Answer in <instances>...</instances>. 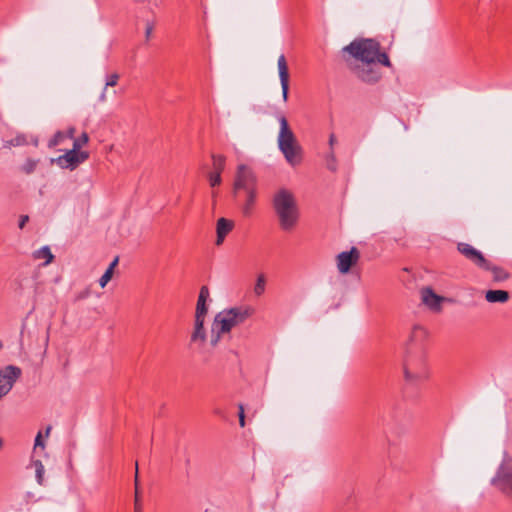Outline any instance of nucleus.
<instances>
[{
    "mask_svg": "<svg viewBox=\"0 0 512 512\" xmlns=\"http://www.w3.org/2000/svg\"><path fill=\"white\" fill-rule=\"evenodd\" d=\"M74 134H75V128L71 127L65 133V137L72 139L74 137Z\"/></svg>",
    "mask_w": 512,
    "mask_h": 512,
    "instance_id": "39",
    "label": "nucleus"
},
{
    "mask_svg": "<svg viewBox=\"0 0 512 512\" xmlns=\"http://www.w3.org/2000/svg\"><path fill=\"white\" fill-rule=\"evenodd\" d=\"M32 257L34 260H44L43 265L47 266L54 260V255L52 254L49 246H43L38 250H35L32 253Z\"/></svg>",
    "mask_w": 512,
    "mask_h": 512,
    "instance_id": "21",
    "label": "nucleus"
},
{
    "mask_svg": "<svg viewBox=\"0 0 512 512\" xmlns=\"http://www.w3.org/2000/svg\"><path fill=\"white\" fill-rule=\"evenodd\" d=\"M119 257L116 256L114 260L110 263L104 274L99 279V285L101 288H105L106 285L109 283V281L112 279L114 270L116 266L118 265Z\"/></svg>",
    "mask_w": 512,
    "mask_h": 512,
    "instance_id": "22",
    "label": "nucleus"
},
{
    "mask_svg": "<svg viewBox=\"0 0 512 512\" xmlns=\"http://www.w3.org/2000/svg\"><path fill=\"white\" fill-rule=\"evenodd\" d=\"M353 63L377 62L391 67V62L385 52H380V44L373 39H356L343 48Z\"/></svg>",
    "mask_w": 512,
    "mask_h": 512,
    "instance_id": "3",
    "label": "nucleus"
},
{
    "mask_svg": "<svg viewBox=\"0 0 512 512\" xmlns=\"http://www.w3.org/2000/svg\"><path fill=\"white\" fill-rule=\"evenodd\" d=\"M234 221L221 217L216 223V246H221L227 235L233 230Z\"/></svg>",
    "mask_w": 512,
    "mask_h": 512,
    "instance_id": "16",
    "label": "nucleus"
},
{
    "mask_svg": "<svg viewBox=\"0 0 512 512\" xmlns=\"http://www.w3.org/2000/svg\"><path fill=\"white\" fill-rule=\"evenodd\" d=\"M25 143L24 137H16L14 140L11 141L12 145H22Z\"/></svg>",
    "mask_w": 512,
    "mask_h": 512,
    "instance_id": "38",
    "label": "nucleus"
},
{
    "mask_svg": "<svg viewBox=\"0 0 512 512\" xmlns=\"http://www.w3.org/2000/svg\"><path fill=\"white\" fill-rule=\"evenodd\" d=\"M429 375V368L423 352L407 357L404 364V376L407 381L411 383L425 381Z\"/></svg>",
    "mask_w": 512,
    "mask_h": 512,
    "instance_id": "6",
    "label": "nucleus"
},
{
    "mask_svg": "<svg viewBox=\"0 0 512 512\" xmlns=\"http://www.w3.org/2000/svg\"><path fill=\"white\" fill-rule=\"evenodd\" d=\"M136 473H135V498H134V512H142V504L140 502L139 494V481H138V463L136 462Z\"/></svg>",
    "mask_w": 512,
    "mask_h": 512,
    "instance_id": "24",
    "label": "nucleus"
},
{
    "mask_svg": "<svg viewBox=\"0 0 512 512\" xmlns=\"http://www.w3.org/2000/svg\"><path fill=\"white\" fill-rule=\"evenodd\" d=\"M211 187H215L221 184L222 178L221 173L211 172L208 176Z\"/></svg>",
    "mask_w": 512,
    "mask_h": 512,
    "instance_id": "31",
    "label": "nucleus"
},
{
    "mask_svg": "<svg viewBox=\"0 0 512 512\" xmlns=\"http://www.w3.org/2000/svg\"><path fill=\"white\" fill-rule=\"evenodd\" d=\"M210 292L207 286H202L199 291L195 315L194 318L206 319L208 314V305L207 301L209 299Z\"/></svg>",
    "mask_w": 512,
    "mask_h": 512,
    "instance_id": "17",
    "label": "nucleus"
},
{
    "mask_svg": "<svg viewBox=\"0 0 512 512\" xmlns=\"http://www.w3.org/2000/svg\"><path fill=\"white\" fill-rule=\"evenodd\" d=\"M272 207L281 230L293 231L298 225L300 212L293 192L286 188L278 189L272 198Z\"/></svg>",
    "mask_w": 512,
    "mask_h": 512,
    "instance_id": "2",
    "label": "nucleus"
},
{
    "mask_svg": "<svg viewBox=\"0 0 512 512\" xmlns=\"http://www.w3.org/2000/svg\"><path fill=\"white\" fill-rule=\"evenodd\" d=\"M119 80V75L117 73L110 74L106 78L105 88L107 87H113L116 86ZM106 90V89H104ZM100 100L105 101L106 100V94L105 91H103L100 95Z\"/></svg>",
    "mask_w": 512,
    "mask_h": 512,
    "instance_id": "27",
    "label": "nucleus"
},
{
    "mask_svg": "<svg viewBox=\"0 0 512 512\" xmlns=\"http://www.w3.org/2000/svg\"><path fill=\"white\" fill-rule=\"evenodd\" d=\"M3 348V343L0 341V350Z\"/></svg>",
    "mask_w": 512,
    "mask_h": 512,
    "instance_id": "41",
    "label": "nucleus"
},
{
    "mask_svg": "<svg viewBox=\"0 0 512 512\" xmlns=\"http://www.w3.org/2000/svg\"><path fill=\"white\" fill-rule=\"evenodd\" d=\"M346 61L356 77L363 82L376 83L381 78V72L376 67L377 62L353 63L350 59Z\"/></svg>",
    "mask_w": 512,
    "mask_h": 512,
    "instance_id": "8",
    "label": "nucleus"
},
{
    "mask_svg": "<svg viewBox=\"0 0 512 512\" xmlns=\"http://www.w3.org/2000/svg\"><path fill=\"white\" fill-rule=\"evenodd\" d=\"M256 310L251 305L235 306L218 312L211 325L210 345L215 347L223 335L228 334L233 328L243 324L255 314Z\"/></svg>",
    "mask_w": 512,
    "mask_h": 512,
    "instance_id": "1",
    "label": "nucleus"
},
{
    "mask_svg": "<svg viewBox=\"0 0 512 512\" xmlns=\"http://www.w3.org/2000/svg\"><path fill=\"white\" fill-rule=\"evenodd\" d=\"M65 138V133L58 131L55 135L49 140L48 146L49 148H54L62 143Z\"/></svg>",
    "mask_w": 512,
    "mask_h": 512,
    "instance_id": "28",
    "label": "nucleus"
},
{
    "mask_svg": "<svg viewBox=\"0 0 512 512\" xmlns=\"http://www.w3.org/2000/svg\"><path fill=\"white\" fill-rule=\"evenodd\" d=\"M28 221H29V216L28 215H21L20 218H19L18 227L20 229H23Z\"/></svg>",
    "mask_w": 512,
    "mask_h": 512,
    "instance_id": "36",
    "label": "nucleus"
},
{
    "mask_svg": "<svg viewBox=\"0 0 512 512\" xmlns=\"http://www.w3.org/2000/svg\"><path fill=\"white\" fill-rule=\"evenodd\" d=\"M421 299L429 309L435 312H439L441 310V304L444 301L443 297L435 294L434 291L429 287L423 288L421 290Z\"/></svg>",
    "mask_w": 512,
    "mask_h": 512,
    "instance_id": "15",
    "label": "nucleus"
},
{
    "mask_svg": "<svg viewBox=\"0 0 512 512\" xmlns=\"http://www.w3.org/2000/svg\"><path fill=\"white\" fill-rule=\"evenodd\" d=\"M265 290H266V277L263 273H261L257 276L256 282H255V285L253 288V292H254L255 296L260 297L264 294Z\"/></svg>",
    "mask_w": 512,
    "mask_h": 512,
    "instance_id": "23",
    "label": "nucleus"
},
{
    "mask_svg": "<svg viewBox=\"0 0 512 512\" xmlns=\"http://www.w3.org/2000/svg\"><path fill=\"white\" fill-rule=\"evenodd\" d=\"M88 141H89L88 134L86 132H83L79 138L74 139L73 143L80 144V148H81L83 145H86L88 143Z\"/></svg>",
    "mask_w": 512,
    "mask_h": 512,
    "instance_id": "33",
    "label": "nucleus"
},
{
    "mask_svg": "<svg viewBox=\"0 0 512 512\" xmlns=\"http://www.w3.org/2000/svg\"><path fill=\"white\" fill-rule=\"evenodd\" d=\"M154 27H155L154 21L146 22V24H145V39H146V41H149L151 39Z\"/></svg>",
    "mask_w": 512,
    "mask_h": 512,
    "instance_id": "32",
    "label": "nucleus"
},
{
    "mask_svg": "<svg viewBox=\"0 0 512 512\" xmlns=\"http://www.w3.org/2000/svg\"><path fill=\"white\" fill-rule=\"evenodd\" d=\"M80 144L73 143V148L68 150L65 154L58 157L57 162L62 168L74 169L80 163L84 162L89 158V153L85 151H79Z\"/></svg>",
    "mask_w": 512,
    "mask_h": 512,
    "instance_id": "11",
    "label": "nucleus"
},
{
    "mask_svg": "<svg viewBox=\"0 0 512 512\" xmlns=\"http://www.w3.org/2000/svg\"><path fill=\"white\" fill-rule=\"evenodd\" d=\"M277 119L280 126L277 137L278 148L288 164L293 167L298 166L303 160L302 147L290 128L287 118L279 115Z\"/></svg>",
    "mask_w": 512,
    "mask_h": 512,
    "instance_id": "5",
    "label": "nucleus"
},
{
    "mask_svg": "<svg viewBox=\"0 0 512 512\" xmlns=\"http://www.w3.org/2000/svg\"><path fill=\"white\" fill-rule=\"evenodd\" d=\"M360 252L356 247L349 251H343L336 256L337 269L341 274H347L351 268L358 263Z\"/></svg>",
    "mask_w": 512,
    "mask_h": 512,
    "instance_id": "12",
    "label": "nucleus"
},
{
    "mask_svg": "<svg viewBox=\"0 0 512 512\" xmlns=\"http://www.w3.org/2000/svg\"><path fill=\"white\" fill-rule=\"evenodd\" d=\"M492 485L505 495L512 497V460H503L492 479Z\"/></svg>",
    "mask_w": 512,
    "mask_h": 512,
    "instance_id": "7",
    "label": "nucleus"
},
{
    "mask_svg": "<svg viewBox=\"0 0 512 512\" xmlns=\"http://www.w3.org/2000/svg\"><path fill=\"white\" fill-rule=\"evenodd\" d=\"M278 73L282 88V97L283 101L286 102L288 100V92H289V69L285 56L281 54L277 60Z\"/></svg>",
    "mask_w": 512,
    "mask_h": 512,
    "instance_id": "14",
    "label": "nucleus"
},
{
    "mask_svg": "<svg viewBox=\"0 0 512 512\" xmlns=\"http://www.w3.org/2000/svg\"><path fill=\"white\" fill-rule=\"evenodd\" d=\"M258 190V180L254 171L247 165L237 166L233 191L236 195L244 194L245 202L242 206V212L245 216H250L256 202Z\"/></svg>",
    "mask_w": 512,
    "mask_h": 512,
    "instance_id": "4",
    "label": "nucleus"
},
{
    "mask_svg": "<svg viewBox=\"0 0 512 512\" xmlns=\"http://www.w3.org/2000/svg\"><path fill=\"white\" fill-rule=\"evenodd\" d=\"M485 299L489 303H505L509 300V293L505 290H488Z\"/></svg>",
    "mask_w": 512,
    "mask_h": 512,
    "instance_id": "20",
    "label": "nucleus"
},
{
    "mask_svg": "<svg viewBox=\"0 0 512 512\" xmlns=\"http://www.w3.org/2000/svg\"><path fill=\"white\" fill-rule=\"evenodd\" d=\"M457 249L467 260H469L479 269L487 264V259L484 257V255L472 245L461 242L458 243Z\"/></svg>",
    "mask_w": 512,
    "mask_h": 512,
    "instance_id": "13",
    "label": "nucleus"
},
{
    "mask_svg": "<svg viewBox=\"0 0 512 512\" xmlns=\"http://www.w3.org/2000/svg\"><path fill=\"white\" fill-rule=\"evenodd\" d=\"M428 338V331L425 327L421 325H415L412 328L411 334H410V342L413 343L416 346L422 347L423 343Z\"/></svg>",
    "mask_w": 512,
    "mask_h": 512,
    "instance_id": "19",
    "label": "nucleus"
},
{
    "mask_svg": "<svg viewBox=\"0 0 512 512\" xmlns=\"http://www.w3.org/2000/svg\"><path fill=\"white\" fill-rule=\"evenodd\" d=\"M33 467L35 468L36 480L38 484L42 485L44 481V473L45 469L40 460H34L32 462Z\"/></svg>",
    "mask_w": 512,
    "mask_h": 512,
    "instance_id": "26",
    "label": "nucleus"
},
{
    "mask_svg": "<svg viewBox=\"0 0 512 512\" xmlns=\"http://www.w3.org/2000/svg\"><path fill=\"white\" fill-rule=\"evenodd\" d=\"M207 342V330L205 328V319L194 318L193 328L190 334L189 345L203 354Z\"/></svg>",
    "mask_w": 512,
    "mask_h": 512,
    "instance_id": "10",
    "label": "nucleus"
},
{
    "mask_svg": "<svg viewBox=\"0 0 512 512\" xmlns=\"http://www.w3.org/2000/svg\"><path fill=\"white\" fill-rule=\"evenodd\" d=\"M337 143V139L334 133H331L329 136V148L330 151H334V146Z\"/></svg>",
    "mask_w": 512,
    "mask_h": 512,
    "instance_id": "37",
    "label": "nucleus"
},
{
    "mask_svg": "<svg viewBox=\"0 0 512 512\" xmlns=\"http://www.w3.org/2000/svg\"><path fill=\"white\" fill-rule=\"evenodd\" d=\"M484 271H489L495 282H502L509 278V273L502 267L497 266L487 259V264L481 268Z\"/></svg>",
    "mask_w": 512,
    "mask_h": 512,
    "instance_id": "18",
    "label": "nucleus"
},
{
    "mask_svg": "<svg viewBox=\"0 0 512 512\" xmlns=\"http://www.w3.org/2000/svg\"><path fill=\"white\" fill-rule=\"evenodd\" d=\"M239 424L241 427L245 426V414L244 407L242 404H239Z\"/></svg>",
    "mask_w": 512,
    "mask_h": 512,
    "instance_id": "35",
    "label": "nucleus"
},
{
    "mask_svg": "<svg viewBox=\"0 0 512 512\" xmlns=\"http://www.w3.org/2000/svg\"><path fill=\"white\" fill-rule=\"evenodd\" d=\"M50 431H51V426H48V427L46 428V431H45V435H46V437H48V436H49Z\"/></svg>",
    "mask_w": 512,
    "mask_h": 512,
    "instance_id": "40",
    "label": "nucleus"
},
{
    "mask_svg": "<svg viewBox=\"0 0 512 512\" xmlns=\"http://www.w3.org/2000/svg\"><path fill=\"white\" fill-rule=\"evenodd\" d=\"M37 164H38V160L29 158L23 164L22 171L25 172L26 174H30L35 170Z\"/></svg>",
    "mask_w": 512,
    "mask_h": 512,
    "instance_id": "30",
    "label": "nucleus"
},
{
    "mask_svg": "<svg viewBox=\"0 0 512 512\" xmlns=\"http://www.w3.org/2000/svg\"><path fill=\"white\" fill-rule=\"evenodd\" d=\"M226 164V158L223 155H212L213 172L222 173Z\"/></svg>",
    "mask_w": 512,
    "mask_h": 512,
    "instance_id": "25",
    "label": "nucleus"
},
{
    "mask_svg": "<svg viewBox=\"0 0 512 512\" xmlns=\"http://www.w3.org/2000/svg\"><path fill=\"white\" fill-rule=\"evenodd\" d=\"M326 166L331 171H336L337 169V159L334 151H329L326 156Z\"/></svg>",
    "mask_w": 512,
    "mask_h": 512,
    "instance_id": "29",
    "label": "nucleus"
},
{
    "mask_svg": "<svg viewBox=\"0 0 512 512\" xmlns=\"http://www.w3.org/2000/svg\"><path fill=\"white\" fill-rule=\"evenodd\" d=\"M22 370L14 365L0 368V399L6 396L13 388L15 382L21 377Z\"/></svg>",
    "mask_w": 512,
    "mask_h": 512,
    "instance_id": "9",
    "label": "nucleus"
},
{
    "mask_svg": "<svg viewBox=\"0 0 512 512\" xmlns=\"http://www.w3.org/2000/svg\"><path fill=\"white\" fill-rule=\"evenodd\" d=\"M37 448H41V449H44V448H45V443H44V441L42 440V434H41V432H39V433L36 435V438H35L34 450H36Z\"/></svg>",
    "mask_w": 512,
    "mask_h": 512,
    "instance_id": "34",
    "label": "nucleus"
}]
</instances>
